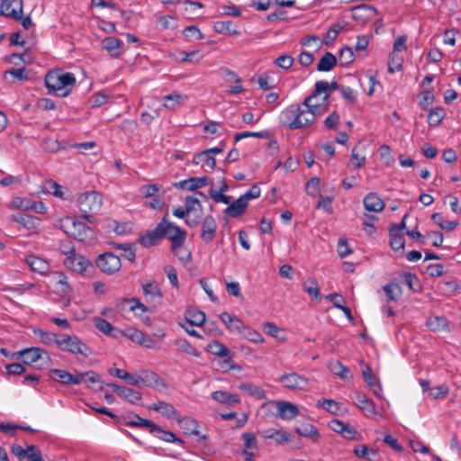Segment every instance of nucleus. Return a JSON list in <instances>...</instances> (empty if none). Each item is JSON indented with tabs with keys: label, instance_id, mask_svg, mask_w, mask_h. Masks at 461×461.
<instances>
[{
	"label": "nucleus",
	"instance_id": "nucleus-1",
	"mask_svg": "<svg viewBox=\"0 0 461 461\" xmlns=\"http://www.w3.org/2000/svg\"><path fill=\"white\" fill-rule=\"evenodd\" d=\"M302 108L298 104H293L282 111L280 122L291 130L310 127L314 123L319 114L328 110V104H318L310 102L309 106Z\"/></svg>",
	"mask_w": 461,
	"mask_h": 461
},
{
	"label": "nucleus",
	"instance_id": "nucleus-2",
	"mask_svg": "<svg viewBox=\"0 0 461 461\" xmlns=\"http://www.w3.org/2000/svg\"><path fill=\"white\" fill-rule=\"evenodd\" d=\"M83 220H85L83 215L77 218L67 216L59 219L57 226L67 235L85 244L91 245L95 240V234L94 230L87 226Z\"/></svg>",
	"mask_w": 461,
	"mask_h": 461
},
{
	"label": "nucleus",
	"instance_id": "nucleus-3",
	"mask_svg": "<svg viewBox=\"0 0 461 461\" xmlns=\"http://www.w3.org/2000/svg\"><path fill=\"white\" fill-rule=\"evenodd\" d=\"M76 84L73 73H63L60 70L50 71L45 76V86L50 93L59 92V95L65 97L69 95Z\"/></svg>",
	"mask_w": 461,
	"mask_h": 461
},
{
	"label": "nucleus",
	"instance_id": "nucleus-4",
	"mask_svg": "<svg viewBox=\"0 0 461 461\" xmlns=\"http://www.w3.org/2000/svg\"><path fill=\"white\" fill-rule=\"evenodd\" d=\"M103 204V197L100 193L88 191L79 194L77 205L83 212V217L89 222H93L94 216L90 213L98 212Z\"/></svg>",
	"mask_w": 461,
	"mask_h": 461
},
{
	"label": "nucleus",
	"instance_id": "nucleus-5",
	"mask_svg": "<svg viewBox=\"0 0 461 461\" xmlns=\"http://www.w3.org/2000/svg\"><path fill=\"white\" fill-rule=\"evenodd\" d=\"M56 345L61 350L73 355H81L87 357L92 354L90 348L76 335L61 334L56 341Z\"/></svg>",
	"mask_w": 461,
	"mask_h": 461
},
{
	"label": "nucleus",
	"instance_id": "nucleus-6",
	"mask_svg": "<svg viewBox=\"0 0 461 461\" xmlns=\"http://www.w3.org/2000/svg\"><path fill=\"white\" fill-rule=\"evenodd\" d=\"M164 231L163 237H167L171 241V249H176L182 246L185 240L186 233L173 222L167 221L164 217L159 222Z\"/></svg>",
	"mask_w": 461,
	"mask_h": 461
},
{
	"label": "nucleus",
	"instance_id": "nucleus-7",
	"mask_svg": "<svg viewBox=\"0 0 461 461\" xmlns=\"http://www.w3.org/2000/svg\"><path fill=\"white\" fill-rule=\"evenodd\" d=\"M278 382L290 391H306L309 388L308 378L294 372L281 375Z\"/></svg>",
	"mask_w": 461,
	"mask_h": 461
},
{
	"label": "nucleus",
	"instance_id": "nucleus-8",
	"mask_svg": "<svg viewBox=\"0 0 461 461\" xmlns=\"http://www.w3.org/2000/svg\"><path fill=\"white\" fill-rule=\"evenodd\" d=\"M96 266L102 272L112 275L120 270L122 263L118 256L112 252H105L98 256Z\"/></svg>",
	"mask_w": 461,
	"mask_h": 461
},
{
	"label": "nucleus",
	"instance_id": "nucleus-9",
	"mask_svg": "<svg viewBox=\"0 0 461 461\" xmlns=\"http://www.w3.org/2000/svg\"><path fill=\"white\" fill-rule=\"evenodd\" d=\"M341 86H339L335 81H332L331 83H328L324 80L317 81L314 86V91L303 100V106H309L310 102H312L315 97L322 93L324 94L323 101L327 102L330 96L328 91H334L338 89L341 90Z\"/></svg>",
	"mask_w": 461,
	"mask_h": 461
},
{
	"label": "nucleus",
	"instance_id": "nucleus-10",
	"mask_svg": "<svg viewBox=\"0 0 461 461\" xmlns=\"http://www.w3.org/2000/svg\"><path fill=\"white\" fill-rule=\"evenodd\" d=\"M329 427L335 432L341 434L346 439L359 440L362 436L357 432V429L344 421L334 419L329 423Z\"/></svg>",
	"mask_w": 461,
	"mask_h": 461
},
{
	"label": "nucleus",
	"instance_id": "nucleus-11",
	"mask_svg": "<svg viewBox=\"0 0 461 461\" xmlns=\"http://www.w3.org/2000/svg\"><path fill=\"white\" fill-rule=\"evenodd\" d=\"M10 218L13 221L19 223L29 234L37 233L41 226L40 218L33 215L17 213L12 214Z\"/></svg>",
	"mask_w": 461,
	"mask_h": 461
},
{
	"label": "nucleus",
	"instance_id": "nucleus-12",
	"mask_svg": "<svg viewBox=\"0 0 461 461\" xmlns=\"http://www.w3.org/2000/svg\"><path fill=\"white\" fill-rule=\"evenodd\" d=\"M0 15L17 20L23 14V0H0Z\"/></svg>",
	"mask_w": 461,
	"mask_h": 461
},
{
	"label": "nucleus",
	"instance_id": "nucleus-13",
	"mask_svg": "<svg viewBox=\"0 0 461 461\" xmlns=\"http://www.w3.org/2000/svg\"><path fill=\"white\" fill-rule=\"evenodd\" d=\"M65 266L74 272L84 274L91 267L90 261L81 255L72 253L64 261Z\"/></svg>",
	"mask_w": 461,
	"mask_h": 461
},
{
	"label": "nucleus",
	"instance_id": "nucleus-14",
	"mask_svg": "<svg viewBox=\"0 0 461 461\" xmlns=\"http://www.w3.org/2000/svg\"><path fill=\"white\" fill-rule=\"evenodd\" d=\"M217 230V222L215 219L212 215H207L203 218L201 223V239L202 240L208 244L212 242L215 236Z\"/></svg>",
	"mask_w": 461,
	"mask_h": 461
},
{
	"label": "nucleus",
	"instance_id": "nucleus-15",
	"mask_svg": "<svg viewBox=\"0 0 461 461\" xmlns=\"http://www.w3.org/2000/svg\"><path fill=\"white\" fill-rule=\"evenodd\" d=\"M356 399L358 408L365 411L367 417L376 419L383 417L382 412L376 408L375 403L372 400L367 399L366 395L357 393Z\"/></svg>",
	"mask_w": 461,
	"mask_h": 461
},
{
	"label": "nucleus",
	"instance_id": "nucleus-16",
	"mask_svg": "<svg viewBox=\"0 0 461 461\" xmlns=\"http://www.w3.org/2000/svg\"><path fill=\"white\" fill-rule=\"evenodd\" d=\"M143 294L148 302L158 304L162 300V292L159 284L156 281L142 284Z\"/></svg>",
	"mask_w": 461,
	"mask_h": 461
},
{
	"label": "nucleus",
	"instance_id": "nucleus-17",
	"mask_svg": "<svg viewBox=\"0 0 461 461\" xmlns=\"http://www.w3.org/2000/svg\"><path fill=\"white\" fill-rule=\"evenodd\" d=\"M50 376L53 381L63 384H80L82 383V379L77 375H74L62 369H51Z\"/></svg>",
	"mask_w": 461,
	"mask_h": 461
},
{
	"label": "nucleus",
	"instance_id": "nucleus-18",
	"mask_svg": "<svg viewBox=\"0 0 461 461\" xmlns=\"http://www.w3.org/2000/svg\"><path fill=\"white\" fill-rule=\"evenodd\" d=\"M220 319L230 332L241 333L246 330L243 321L236 315L223 312L221 313Z\"/></svg>",
	"mask_w": 461,
	"mask_h": 461
},
{
	"label": "nucleus",
	"instance_id": "nucleus-19",
	"mask_svg": "<svg viewBox=\"0 0 461 461\" xmlns=\"http://www.w3.org/2000/svg\"><path fill=\"white\" fill-rule=\"evenodd\" d=\"M14 355H17L18 357H22L25 365H32L36 363L42 357V355H45L47 357H49L48 353L39 348H24L18 351Z\"/></svg>",
	"mask_w": 461,
	"mask_h": 461
},
{
	"label": "nucleus",
	"instance_id": "nucleus-20",
	"mask_svg": "<svg viewBox=\"0 0 461 461\" xmlns=\"http://www.w3.org/2000/svg\"><path fill=\"white\" fill-rule=\"evenodd\" d=\"M145 423L149 425V432L151 434L155 435L159 439H162L166 442L179 443V444L184 443V441L181 438H177L173 432L162 429L159 426L155 424L153 421H145Z\"/></svg>",
	"mask_w": 461,
	"mask_h": 461
},
{
	"label": "nucleus",
	"instance_id": "nucleus-21",
	"mask_svg": "<svg viewBox=\"0 0 461 461\" xmlns=\"http://www.w3.org/2000/svg\"><path fill=\"white\" fill-rule=\"evenodd\" d=\"M364 207L368 212H380L384 209L385 203L377 193L367 194L363 200Z\"/></svg>",
	"mask_w": 461,
	"mask_h": 461
},
{
	"label": "nucleus",
	"instance_id": "nucleus-22",
	"mask_svg": "<svg viewBox=\"0 0 461 461\" xmlns=\"http://www.w3.org/2000/svg\"><path fill=\"white\" fill-rule=\"evenodd\" d=\"M277 416L282 420H292L299 414L298 407L289 402H276Z\"/></svg>",
	"mask_w": 461,
	"mask_h": 461
},
{
	"label": "nucleus",
	"instance_id": "nucleus-23",
	"mask_svg": "<svg viewBox=\"0 0 461 461\" xmlns=\"http://www.w3.org/2000/svg\"><path fill=\"white\" fill-rule=\"evenodd\" d=\"M140 384L148 387L167 388L166 381L152 371H143L140 377Z\"/></svg>",
	"mask_w": 461,
	"mask_h": 461
},
{
	"label": "nucleus",
	"instance_id": "nucleus-24",
	"mask_svg": "<svg viewBox=\"0 0 461 461\" xmlns=\"http://www.w3.org/2000/svg\"><path fill=\"white\" fill-rule=\"evenodd\" d=\"M148 409L158 411L167 419H178L179 413L176 409L165 401H158L157 403L149 406Z\"/></svg>",
	"mask_w": 461,
	"mask_h": 461
},
{
	"label": "nucleus",
	"instance_id": "nucleus-25",
	"mask_svg": "<svg viewBox=\"0 0 461 461\" xmlns=\"http://www.w3.org/2000/svg\"><path fill=\"white\" fill-rule=\"evenodd\" d=\"M26 263L31 270L41 275H46L50 272V264L45 259L32 255L27 256Z\"/></svg>",
	"mask_w": 461,
	"mask_h": 461
},
{
	"label": "nucleus",
	"instance_id": "nucleus-26",
	"mask_svg": "<svg viewBox=\"0 0 461 461\" xmlns=\"http://www.w3.org/2000/svg\"><path fill=\"white\" fill-rule=\"evenodd\" d=\"M161 226L162 225H159L158 223L154 230L148 231L146 234L142 235L140 238V244L146 248L158 244L163 238L164 231L162 230Z\"/></svg>",
	"mask_w": 461,
	"mask_h": 461
},
{
	"label": "nucleus",
	"instance_id": "nucleus-27",
	"mask_svg": "<svg viewBox=\"0 0 461 461\" xmlns=\"http://www.w3.org/2000/svg\"><path fill=\"white\" fill-rule=\"evenodd\" d=\"M207 184V177H190L178 183H175L174 186L177 188L186 189L189 191H194L198 188L205 186Z\"/></svg>",
	"mask_w": 461,
	"mask_h": 461
},
{
	"label": "nucleus",
	"instance_id": "nucleus-28",
	"mask_svg": "<svg viewBox=\"0 0 461 461\" xmlns=\"http://www.w3.org/2000/svg\"><path fill=\"white\" fill-rule=\"evenodd\" d=\"M205 321V314L196 309V308H190L185 311V324H188L189 326H202Z\"/></svg>",
	"mask_w": 461,
	"mask_h": 461
},
{
	"label": "nucleus",
	"instance_id": "nucleus-29",
	"mask_svg": "<svg viewBox=\"0 0 461 461\" xmlns=\"http://www.w3.org/2000/svg\"><path fill=\"white\" fill-rule=\"evenodd\" d=\"M212 398L214 401L228 406H234L240 402V397L237 394L230 393L226 391H215L212 393Z\"/></svg>",
	"mask_w": 461,
	"mask_h": 461
},
{
	"label": "nucleus",
	"instance_id": "nucleus-30",
	"mask_svg": "<svg viewBox=\"0 0 461 461\" xmlns=\"http://www.w3.org/2000/svg\"><path fill=\"white\" fill-rule=\"evenodd\" d=\"M295 431L300 436L309 438L313 441H317L321 435L318 429L309 422H301L295 427Z\"/></svg>",
	"mask_w": 461,
	"mask_h": 461
},
{
	"label": "nucleus",
	"instance_id": "nucleus-31",
	"mask_svg": "<svg viewBox=\"0 0 461 461\" xmlns=\"http://www.w3.org/2000/svg\"><path fill=\"white\" fill-rule=\"evenodd\" d=\"M248 207V203L240 196L225 209V213L232 218L242 215Z\"/></svg>",
	"mask_w": 461,
	"mask_h": 461
},
{
	"label": "nucleus",
	"instance_id": "nucleus-32",
	"mask_svg": "<svg viewBox=\"0 0 461 461\" xmlns=\"http://www.w3.org/2000/svg\"><path fill=\"white\" fill-rule=\"evenodd\" d=\"M426 326L434 332L448 330L449 321L442 316H430L426 321Z\"/></svg>",
	"mask_w": 461,
	"mask_h": 461
},
{
	"label": "nucleus",
	"instance_id": "nucleus-33",
	"mask_svg": "<svg viewBox=\"0 0 461 461\" xmlns=\"http://www.w3.org/2000/svg\"><path fill=\"white\" fill-rule=\"evenodd\" d=\"M258 434L264 438H272L278 444H283L290 440L289 434L282 429H268L258 431Z\"/></svg>",
	"mask_w": 461,
	"mask_h": 461
},
{
	"label": "nucleus",
	"instance_id": "nucleus-34",
	"mask_svg": "<svg viewBox=\"0 0 461 461\" xmlns=\"http://www.w3.org/2000/svg\"><path fill=\"white\" fill-rule=\"evenodd\" d=\"M103 48L105 49L112 57L117 58L122 53V41L115 37H106L103 42Z\"/></svg>",
	"mask_w": 461,
	"mask_h": 461
},
{
	"label": "nucleus",
	"instance_id": "nucleus-35",
	"mask_svg": "<svg viewBox=\"0 0 461 461\" xmlns=\"http://www.w3.org/2000/svg\"><path fill=\"white\" fill-rule=\"evenodd\" d=\"M45 189L49 194H51L63 200L69 198V191L67 187L59 185L53 180H49L45 184Z\"/></svg>",
	"mask_w": 461,
	"mask_h": 461
},
{
	"label": "nucleus",
	"instance_id": "nucleus-36",
	"mask_svg": "<svg viewBox=\"0 0 461 461\" xmlns=\"http://www.w3.org/2000/svg\"><path fill=\"white\" fill-rule=\"evenodd\" d=\"M338 63V59L331 52L327 51L317 64V70L321 72L330 71Z\"/></svg>",
	"mask_w": 461,
	"mask_h": 461
},
{
	"label": "nucleus",
	"instance_id": "nucleus-37",
	"mask_svg": "<svg viewBox=\"0 0 461 461\" xmlns=\"http://www.w3.org/2000/svg\"><path fill=\"white\" fill-rule=\"evenodd\" d=\"M213 29L218 33L229 35H240V32L237 30L235 23L231 21H218L213 24Z\"/></svg>",
	"mask_w": 461,
	"mask_h": 461
},
{
	"label": "nucleus",
	"instance_id": "nucleus-38",
	"mask_svg": "<svg viewBox=\"0 0 461 461\" xmlns=\"http://www.w3.org/2000/svg\"><path fill=\"white\" fill-rule=\"evenodd\" d=\"M181 428L184 429L185 434L188 435H198V424L196 420L189 417L181 418L180 414L178 415V419L176 420Z\"/></svg>",
	"mask_w": 461,
	"mask_h": 461
},
{
	"label": "nucleus",
	"instance_id": "nucleus-39",
	"mask_svg": "<svg viewBox=\"0 0 461 461\" xmlns=\"http://www.w3.org/2000/svg\"><path fill=\"white\" fill-rule=\"evenodd\" d=\"M193 164L199 165L201 163L205 164L209 168L213 169L216 166V159L207 149L194 156Z\"/></svg>",
	"mask_w": 461,
	"mask_h": 461
},
{
	"label": "nucleus",
	"instance_id": "nucleus-40",
	"mask_svg": "<svg viewBox=\"0 0 461 461\" xmlns=\"http://www.w3.org/2000/svg\"><path fill=\"white\" fill-rule=\"evenodd\" d=\"M186 99H187L186 95L174 92L168 95L164 96L163 105L167 109L175 110Z\"/></svg>",
	"mask_w": 461,
	"mask_h": 461
},
{
	"label": "nucleus",
	"instance_id": "nucleus-41",
	"mask_svg": "<svg viewBox=\"0 0 461 461\" xmlns=\"http://www.w3.org/2000/svg\"><path fill=\"white\" fill-rule=\"evenodd\" d=\"M303 291L306 292L312 298H320V287L318 281L314 277H309L303 283Z\"/></svg>",
	"mask_w": 461,
	"mask_h": 461
},
{
	"label": "nucleus",
	"instance_id": "nucleus-42",
	"mask_svg": "<svg viewBox=\"0 0 461 461\" xmlns=\"http://www.w3.org/2000/svg\"><path fill=\"white\" fill-rule=\"evenodd\" d=\"M221 357V360H217L216 362H214V364H217L218 366V370L221 369L222 372H227L232 369H240V366L233 362L231 352Z\"/></svg>",
	"mask_w": 461,
	"mask_h": 461
},
{
	"label": "nucleus",
	"instance_id": "nucleus-43",
	"mask_svg": "<svg viewBox=\"0 0 461 461\" xmlns=\"http://www.w3.org/2000/svg\"><path fill=\"white\" fill-rule=\"evenodd\" d=\"M329 369L332 374L338 375L343 380H347L351 377L348 368L343 366L339 361L330 362L329 364Z\"/></svg>",
	"mask_w": 461,
	"mask_h": 461
},
{
	"label": "nucleus",
	"instance_id": "nucleus-44",
	"mask_svg": "<svg viewBox=\"0 0 461 461\" xmlns=\"http://www.w3.org/2000/svg\"><path fill=\"white\" fill-rule=\"evenodd\" d=\"M119 396L131 404H137L141 400V394L136 390L123 386Z\"/></svg>",
	"mask_w": 461,
	"mask_h": 461
},
{
	"label": "nucleus",
	"instance_id": "nucleus-45",
	"mask_svg": "<svg viewBox=\"0 0 461 461\" xmlns=\"http://www.w3.org/2000/svg\"><path fill=\"white\" fill-rule=\"evenodd\" d=\"M51 281L55 285H59L61 293L67 294L70 290V286L68 283V277L62 272H53L51 274Z\"/></svg>",
	"mask_w": 461,
	"mask_h": 461
},
{
	"label": "nucleus",
	"instance_id": "nucleus-46",
	"mask_svg": "<svg viewBox=\"0 0 461 461\" xmlns=\"http://www.w3.org/2000/svg\"><path fill=\"white\" fill-rule=\"evenodd\" d=\"M239 389L246 392L256 399L262 400L266 398L264 390L255 384L243 383L239 385Z\"/></svg>",
	"mask_w": 461,
	"mask_h": 461
},
{
	"label": "nucleus",
	"instance_id": "nucleus-47",
	"mask_svg": "<svg viewBox=\"0 0 461 461\" xmlns=\"http://www.w3.org/2000/svg\"><path fill=\"white\" fill-rule=\"evenodd\" d=\"M388 301L397 302L402 295V288L396 283H390L384 286Z\"/></svg>",
	"mask_w": 461,
	"mask_h": 461
},
{
	"label": "nucleus",
	"instance_id": "nucleus-48",
	"mask_svg": "<svg viewBox=\"0 0 461 461\" xmlns=\"http://www.w3.org/2000/svg\"><path fill=\"white\" fill-rule=\"evenodd\" d=\"M390 246L393 250H402L405 245V240L402 233L395 232V230H389Z\"/></svg>",
	"mask_w": 461,
	"mask_h": 461
},
{
	"label": "nucleus",
	"instance_id": "nucleus-49",
	"mask_svg": "<svg viewBox=\"0 0 461 461\" xmlns=\"http://www.w3.org/2000/svg\"><path fill=\"white\" fill-rule=\"evenodd\" d=\"M353 453L359 458L370 460L372 456L377 454V451L368 447L366 445H357L353 448Z\"/></svg>",
	"mask_w": 461,
	"mask_h": 461
},
{
	"label": "nucleus",
	"instance_id": "nucleus-50",
	"mask_svg": "<svg viewBox=\"0 0 461 461\" xmlns=\"http://www.w3.org/2000/svg\"><path fill=\"white\" fill-rule=\"evenodd\" d=\"M207 350L218 357L226 356L230 353V350L218 340H213L208 344Z\"/></svg>",
	"mask_w": 461,
	"mask_h": 461
},
{
	"label": "nucleus",
	"instance_id": "nucleus-51",
	"mask_svg": "<svg viewBox=\"0 0 461 461\" xmlns=\"http://www.w3.org/2000/svg\"><path fill=\"white\" fill-rule=\"evenodd\" d=\"M445 116L443 108H434L428 114V122L430 126L436 127L440 124Z\"/></svg>",
	"mask_w": 461,
	"mask_h": 461
},
{
	"label": "nucleus",
	"instance_id": "nucleus-52",
	"mask_svg": "<svg viewBox=\"0 0 461 461\" xmlns=\"http://www.w3.org/2000/svg\"><path fill=\"white\" fill-rule=\"evenodd\" d=\"M317 407L322 408L331 414H338L339 411V404L331 399H321L317 402Z\"/></svg>",
	"mask_w": 461,
	"mask_h": 461
},
{
	"label": "nucleus",
	"instance_id": "nucleus-53",
	"mask_svg": "<svg viewBox=\"0 0 461 461\" xmlns=\"http://www.w3.org/2000/svg\"><path fill=\"white\" fill-rule=\"evenodd\" d=\"M120 333L137 344L144 342V333L137 329L128 328L125 330H120Z\"/></svg>",
	"mask_w": 461,
	"mask_h": 461
},
{
	"label": "nucleus",
	"instance_id": "nucleus-54",
	"mask_svg": "<svg viewBox=\"0 0 461 461\" xmlns=\"http://www.w3.org/2000/svg\"><path fill=\"white\" fill-rule=\"evenodd\" d=\"M161 189H162L161 185H157V184H151V185H141L139 188V192L144 198H149V197L151 198V197H155L156 195H158V194L159 193V191Z\"/></svg>",
	"mask_w": 461,
	"mask_h": 461
},
{
	"label": "nucleus",
	"instance_id": "nucleus-55",
	"mask_svg": "<svg viewBox=\"0 0 461 461\" xmlns=\"http://www.w3.org/2000/svg\"><path fill=\"white\" fill-rule=\"evenodd\" d=\"M9 209H19L23 211L31 210V200L23 197H14L7 205Z\"/></svg>",
	"mask_w": 461,
	"mask_h": 461
},
{
	"label": "nucleus",
	"instance_id": "nucleus-56",
	"mask_svg": "<svg viewBox=\"0 0 461 461\" xmlns=\"http://www.w3.org/2000/svg\"><path fill=\"white\" fill-rule=\"evenodd\" d=\"M126 419L124 424L128 427H146L149 429V425L145 423V421H150L149 420L143 419L138 414H130Z\"/></svg>",
	"mask_w": 461,
	"mask_h": 461
},
{
	"label": "nucleus",
	"instance_id": "nucleus-57",
	"mask_svg": "<svg viewBox=\"0 0 461 461\" xmlns=\"http://www.w3.org/2000/svg\"><path fill=\"white\" fill-rule=\"evenodd\" d=\"M176 345L177 346L178 349L182 352L194 356L196 357H199L201 356V353L194 347H193L191 343L186 339H178L176 340Z\"/></svg>",
	"mask_w": 461,
	"mask_h": 461
},
{
	"label": "nucleus",
	"instance_id": "nucleus-58",
	"mask_svg": "<svg viewBox=\"0 0 461 461\" xmlns=\"http://www.w3.org/2000/svg\"><path fill=\"white\" fill-rule=\"evenodd\" d=\"M35 334L38 335L40 340L46 345L56 344V341L59 339V335L42 330H35Z\"/></svg>",
	"mask_w": 461,
	"mask_h": 461
},
{
	"label": "nucleus",
	"instance_id": "nucleus-59",
	"mask_svg": "<svg viewBox=\"0 0 461 461\" xmlns=\"http://www.w3.org/2000/svg\"><path fill=\"white\" fill-rule=\"evenodd\" d=\"M402 58L399 57L396 53L393 52L389 56L388 60V71L391 74H393L396 71H400L402 69Z\"/></svg>",
	"mask_w": 461,
	"mask_h": 461
},
{
	"label": "nucleus",
	"instance_id": "nucleus-60",
	"mask_svg": "<svg viewBox=\"0 0 461 461\" xmlns=\"http://www.w3.org/2000/svg\"><path fill=\"white\" fill-rule=\"evenodd\" d=\"M353 50L349 47H344L339 51V61L342 67H346L353 61Z\"/></svg>",
	"mask_w": 461,
	"mask_h": 461
},
{
	"label": "nucleus",
	"instance_id": "nucleus-61",
	"mask_svg": "<svg viewBox=\"0 0 461 461\" xmlns=\"http://www.w3.org/2000/svg\"><path fill=\"white\" fill-rule=\"evenodd\" d=\"M10 75L14 78H17L22 81H25L29 79L28 71L25 68H12L10 70H7L4 74V78L7 79V76Z\"/></svg>",
	"mask_w": 461,
	"mask_h": 461
},
{
	"label": "nucleus",
	"instance_id": "nucleus-62",
	"mask_svg": "<svg viewBox=\"0 0 461 461\" xmlns=\"http://www.w3.org/2000/svg\"><path fill=\"white\" fill-rule=\"evenodd\" d=\"M82 379V383H86L88 386L93 384L101 382L100 376L94 371H87L85 373H79L77 375Z\"/></svg>",
	"mask_w": 461,
	"mask_h": 461
},
{
	"label": "nucleus",
	"instance_id": "nucleus-63",
	"mask_svg": "<svg viewBox=\"0 0 461 461\" xmlns=\"http://www.w3.org/2000/svg\"><path fill=\"white\" fill-rule=\"evenodd\" d=\"M449 393V388L446 384L436 386L430 389L429 396L432 399H442Z\"/></svg>",
	"mask_w": 461,
	"mask_h": 461
},
{
	"label": "nucleus",
	"instance_id": "nucleus-64",
	"mask_svg": "<svg viewBox=\"0 0 461 461\" xmlns=\"http://www.w3.org/2000/svg\"><path fill=\"white\" fill-rule=\"evenodd\" d=\"M184 35L189 41L202 40L204 37L201 31L194 25L186 27L184 30Z\"/></svg>",
	"mask_w": 461,
	"mask_h": 461
}]
</instances>
